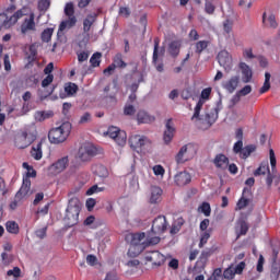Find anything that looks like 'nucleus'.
<instances>
[{
	"label": "nucleus",
	"mask_w": 280,
	"mask_h": 280,
	"mask_svg": "<svg viewBox=\"0 0 280 280\" xmlns=\"http://www.w3.org/2000/svg\"><path fill=\"white\" fill-rule=\"evenodd\" d=\"M16 7L11 5L4 13H0V30L4 27V30H10L12 25H16L19 23V19H23V16H27V8H22L18 10L14 14L9 16L10 12H14Z\"/></svg>",
	"instance_id": "obj_1"
},
{
	"label": "nucleus",
	"mask_w": 280,
	"mask_h": 280,
	"mask_svg": "<svg viewBox=\"0 0 280 280\" xmlns=\"http://www.w3.org/2000/svg\"><path fill=\"white\" fill-rule=\"evenodd\" d=\"M71 135V122L67 121L61 124L59 127L52 128L48 132V139L50 143H55L56 145L60 143H65L69 136Z\"/></svg>",
	"instance_id": "obj_2"
},
{
	"label": "nucleus",
	"mask_w": 280,
	"mask_h": 280,
	"mask_svg": "<svg viewBox=\"0 0 280 280\" xmlns=\"http://www.w3.org/2000/svg\"><path fill=\"white\" fill-rule=\"evenodd\" d=\"M82 209V203L78 197L70 198L68 202V208L66 210V218L69 220L71 226H75L78 224V220H80V211Z\"/></svg>",
	"instance_id": "obj_3"
},
{
	"label": "nucleus",
	"mask_w": 280,
	"mask_h": 280,
	"mask_svg": "<svg viewBox=\"0 0 280 280\" xmlns=\"http://www.w3.org/2000/svg\"><path fill=\"white\" fill-rule=\"evenodd\" d=\"M65 14L68 16L67 20L62 21L59 25V32H65L68 27H75V23H78V18H75V9L73 8V3L69 2L65 7Z\"/></svg>",
	"instance_id": "obj_4"
},
{
	"label": "nucleus",
	"mask_w": 280,
	"mask_h": 280,
	"mask_svg": "<svg viewBox=\"0 0 280 280\" xmlns=\"http://www.w3.org/2000/svg\"><path fill=\"white\" fill-rule=\"evenodd\" d=\"M93 156H97V148L91 142H85L81 144L77 153V159L80 161L86 162L91 161Z\"/></svg>",
	"instance_id": "obj_5"
},
{
	"label": "nucleus",
	"mask_w": 280,
	"mask_h": 280,
	"mask_svg": "<svg viewBox=\"0 0 280 280\" xmlns=\"http://www.w3.org/2000/svg\"><path fill=\"white\" fill-rule=\"evenodd\" d=\"M20 32L22 36H27V34H34L36 32V14L34 12H31L28 18L23 20Z\"/></svg>",
	"instance_id": "obj_6"
},
{
	"label": "nucleus",
	"mask_w": 280,
	"mask_h": 280,
	"mask_svg": "<svg viewBox=\"0 0 280 280\" xmlns=\"http://www.w3.org/2000/svg\"><path fill=\"white\" fill-rule=\"evenodd\" d=\"M167 226H170L167 224V218L165 215H159L152 222L151 232L153 235H163L167 231Z\"/></svg>",
	"instance_id": "obj_7"
},
{
	"label": "nucleus",
	"mask_w": 280,
	"mask_h": 280,
	"mask_svg": "<svg viewBox=\"0 0 280 280\" xmlns=\"http://www.w3.org/2000/svg\"><path fill=\"white\" fill-rule=\"evenodd\" d=\"M217 58L220 67H223L226 73L231 72L233 69V57H231V54L226 50H221Z\"/></svg>",
	"instance_id": "obj_8"
},
{
	"label": "nucleus",
	"mask_w": 280,
	"mask_h": 280,
	"mask_svg": "<svg viewBox=\"0 0 280 280\" xmlns=\"http://www.w3.org/2000/svg\"><path fill=\"white\" fill-rule=\"evenodd\" d=\"M129 145L133 150H139V148H145V145H152V141L145 136L135 135L129 138Z\"/></svg>",
	"instance_id": "obj_9"
},
{
	"label": "nucleus",
	"mask_w": 280,
	"mask_h": 280,
	"mask_svg": "<svg viewBox=\"0 0 280 280\" xmlns=\"http://www.w3.org/2000/svg\"><path fill=\"white\" fill-rule=\"evenodd\" d=\"M33 142H34V137L30 136L27 131H23L15 136V147H18L19 150H25V148H28V145H32Z\"/></svg>",
	"instance_id": "obj_10"
},
{
	"label": "nucleus",
	"mask_w": 280,
	"mask_h": 280,
	"mask_svg": "<svg viewBox=\"0 0 280 280\" xmlns=\"http://www.w3.org/2000/svg\"><path fill=\"white\" fill-rule=\"evenodd\" d=\"M144 259L145 261H151L153 266H163L165 264V256L159 250L147 252Z\"/></svg>",
	"instance_id": "obj_11"
},
{
	"label": "nucleus",
	"mask_w": 280,
	"mask_h": 280,
	"mask_svg": "<svg viewBox=\"0 0 280 280\" xmlns=\"http://www.w3.org/2000/svg\"><path fill=\"white\" fill-rule=\"evenodd\" d=\"M66 167H69V156L68 155L60 158L58 161L52 163L49 166V172H51V174H60V173L65 172Z\"/></svg>",
	"instance_id": "obj_12"
},
{
	"label": "nucleus",
	"mask_w": 280,
	"mask_h": 280,
	"mask_svg": "<svg viewBox=\"0 0 280 280\" xmlns=\"http://www.w3.org/2000/svg\"><path fill=\"white\" fill-rule=\"evenodd\" d=\"M212 163L214 167L221 172H226V170H229V156H226L224 153H218L212 160Z\"/></svg>",
	"instance_id": "obj_13"
},
{
	"label": "nucleus",
	"mask_w": 280,
	"mask_h": 280,
	"mask_svg": "<svg viewBox=\"0 0 280 280\" xmlns=\"http://www.w3.org/2000/svg\"><path fill=\"white\" fill-rule=\"evenodd\" d=\"M250 198H253V191L250 190V188L245 187L243 189L241 199L236 203V209H238V211H242V209H246V207L250 205Z\"/></svg>",
	"instance_id": "obj_14"
},
{
	"label": "nucleus",
	"mask_w": 280,
	"mask_h": 280,
	"mask_svg": "<svg viewBox=\"0 0 280 280\" xmlns=\"http://www.w3.org/2000/svg\"><path fill=\"white\" fill-rule=\"evenodd\" d=\"M32 194V182L30 179H23V184L19 191L15 194L16 200H23V198H27Z\"/></svg>",
	"instance_id": "obj_15"
},
{
	"label": "nucleus",
	"mask_w": 280,
	"mask_h": 280,
	"mask_svg": "<svg viewBox=\"0 0 280 280\" xmlns=\"http://www.w3.org/2000/svg\"><path fill=\"white\" fill-rule=\"evenodd\" d=\"M238 69L242 73V82L244 84H248V82H252L253 80V69H250V66H248L246 62H240Z\"/></svg>",
	"instance_id": "obj_16"
},
{
	"label": "nucleus",
	"mask_w": 280,
	"mask_h": 280,
	"mask_svg": "<svg viewBox=\"0 0 280 280\" xmlns=\"http://www.w3.org/2000/svg\"><path fill=\"white\" fill-rule=\"evenodd\" d=\"M165 131H164V143H172V139H174V133L176 132V128H174V121L172 120V118L166 120L165 124Z\"/></svg>",
	"instance_id": "obj_17"
},
{
	"label": "nucleus",
	"mask_w": 280,
	"mask_h": 280,
	"mask_svg": "<svg viewBox=\"0 0 280 280\" xmlns=\"http://www.w3.org/2000/svg\"><path fill=\"white\" fill-rule=\"evenodd\" d=\"M174 183L177 187H185V185H189L191 183V175L187 172H179L174 177Z\"/></svg>",
	"instance_id": "obj_18"
},
{
	"label": "nucleus",
	"mask_w": 280,
	"mask_h": 280,
	"mask_svg": "<svg viewBox=\"0 0 280 280\" xmlns=\"http://www.w3.org/2000/svg\"><path fill=\"white\" fill-rule=\"evenodd\" d=\"M163 196V189L159 186L151 187V196L149 199L150 205H159L161 202Z\"/></svg>",
	"instance_id": "obj_19"
},
{
	"label": "nucleus",
	"mask_w": 280,
	"mask_h": 280,
	"mask_svg": "<svg viewBox=\"0 0 280 280\" xmlns=\"http://www.w3.org/2000/svg\"><path fill=\"white\" fill-rule=\"evenodd\" d=\"M237 86H240V77L238 75H233L226 82L223 83V89L228 91V93H235Z\"/></svg>",
	"instance_id": "obj_20"
},
{
	"label": "nucleus",
	"mask_w": 280,
	"mask_h": 280,
	"mask_svg": "<svg viewBox=\"0 0 280 280\" xmlns=\"http://www.w3.org/2000/svg\"><path fill=\"white\" fill-rule=\"evenodd\" d=\"M137 121L138 124H154L156 121V117L150 115L148 112L140 109L137 113Z\"/></svg>",
	"instance_id": "obj_21"
},
{
	"label": "nucleus",
	"mask_w": 280,
	"mask_h": 280,
	"mask_svg": "<svg viewBox=\"0 0 280 280\" xmlns=\"http://www.w3.org/2000/svg\"><path fill=\"white\" fill-rule=\"evenodd\" d=\"M183 42L180 39L173 40L168 44V54L172 58H178Z\"/></svg>",
	"instance_id": "obj_22"
},
{
	"label": "nucleus",
	"mask_w": 280,
	"mask_h": 280,
	"mask_svg": "<svg viewBox=\"0 0 280 280\" xmlns=\"http://www.w3.org/2000/svg\"><path fill=\"white\" fill-rule=\"evenodd\" d=\"M183 147L185 149L186 161H191V159L198 154V144L190 142Z\"/></svg>",
	"instance_id": "obj_23"
},
{
	"label": "nucleus",
	"mask_w": 280,
	"mask_h": 280,
	"mask_svg": "<svg viewBox=\"0 0 280 280\" xmlns=\"http://www.w3.org/2000/svg\"><path fill=\"white\" fill-rule=\"evenodd\" d=\"M31 156L35 161H40L43 159V142H39L37 144H34L31 149Z\"/></svg>",
	"instance_id": "obj_24"
},
{
	"label": "nucleus",
	"mask_w": 280,
	"mask_h": 280,
	"mask_svg": "<svg viewBox=\"0 0 280 280\" xmlns=\"http://www.w3.org/2000/svg\"><path fill=\"white\" fill-rule=\"evenodd\" d=\"M262 23L266 27H271L272 30H277L279 27V24L277 23V18L275 14H270L266 19V13L262 14Z\"/></svg>",
	"instance_id": "obj_25"
},
{
	"label": "nucleus",
	"mask_w": 280,
	"mask_h": 280,
	"mask_svg": "<svg viewBox=\"0 0 280 280\" xmlns=\"http://www.w3.org/2000/svg\"><path fill=\"white\" fill-rule=\"evenodd\" d=\"M96 18L93 14H89L84 20H83V32L84 34H89L91 32V27H93V23H95Z\"/></svg>",
	"instance_id": "obj_26"
},
{
	"label": "nucleus",
	"mask_w": 280,
	"mask_h": 280,
	"mask_svg": "<svg viewBox=\"0 0 280 280\" xmlns=\"http://www.w3.org/2000/svg\"><path fill=\"white\" fill-rule=\"evenodd\" d=\"M266 174H270V166L268 165V162H262L254 172V176H266Z\"/></svg>",
	"instance_id": "obj_27"
},
{
	"label": "nucleus",
	"mask_w": 280,
	"mask_h": 280,
	"mask_svg": "<svg viewBox=\"0 0 280 280\" xmlns=\"http://www.w3.org/2000/svg\"><path fill=\"white\" fill-rule=\"evenodd\" d=\"M90 65L92 69H96V67H100V65H102V52H94L90 58Z\"/></svg>",
	"instance_id": "obj_28"
},
{
	"label": "nucleus",
	"mask_w": 280,
	"mask_h": 280,
	"mask_svg": "<svg viewBox=\"0 0 280 280\" xmlns=\"http://www.w3.org/2000/svg\"><path fill=\"white\" fill-rule=\"evenodd\" d=\"M206 121L209 126H213V122L218 121V108H213L206 114Z\"/></svg>",
	"instance_id": "obj_29"
},
{
	"label": "nucleus",
	"mask_w": 280,
	"mask_h": 280,
	"mask_svg": "<svg viewBox=\"0 0 280 280\" xmlns=\"http://www.w3.org/2000/svg\"><path fill=\"white\" fill-rule=\"evenodd\" d=\"M50 117H54V112L49 110V112H36L35 113V120L36 121H45V119H50Z\"/></svg>",
	"instance_id": "obj_30"
},
{
	"label": "nucleus",
	"mask_w": 280,
	"mask_h": 280,
	"mask_svg": "<svg viewBox=\"0 0 280 280\" xmlns=\"http://www.w3.org/2000/svg\"><path fill=\"white\" fill-rule=\"evenodd\" d=\"M270 78H272L270 72H266L264 85L259 90L260 95H264V93H268V91H270Z\"/></svg>",
	"instance_id": "obj_31"
},
{
	"label": "nucleus",
	"mask_w": 280,
	"mask_h": 280,
	"mask_svg": "<svg viewBox=\"0 0 280 280\" xmlns=\"http://www.w3.org/2000/svg\"><path fill=\"white\" fill-rule=\"evenodd\" d=\"M113 65L115 66L116 69H126V67H128V63H126V61H124L121 54H117L114 57Z\"/></svg>",
	"instance_id": "obj_32"
},
{
	"label": "nucleus",
	"mask_w": 280,
	"mask_h": 280,
	"mask_svg": "<svg viewBox=\"0 0 280 280\" xmlns=\"http://www.w3.org/2000/svg\"><path fill=\"white\" fill-rule=\"evenodd\" d=\"M210 42L209 40H199L195 44V52L198 54V56H200V54H202V51H205V49H207V47H209Z\"/></svg>",
	"instance_id": "obj_33"
},
{
	"label": "nucleus",
	"mask_w": 280,
	"mask_h": 280,
	"mask_svg": "<svg viewBox=\"0 0 280 280\" xmlns=\"http://www.w3.org/2000/svg\"><path fill=\"white\" fill-rule=\"evenodd\" d=\"M255 150H257V147L255 144H248V145L244 147L240 153L241 159H248V156H250V153L255 152Z\"/></svg>",
	"instance_id": "obj_34"
},
{
	"label": "nucleus",
	"mask_w": 280,
	"mask_h": 280,
	"mask_svg": "<svg viewBox=\"0 0 280 280\" xmlns=\"http://www.w3.org/2000/svg\"><path fill=\"white\" fill-rule=\"evenodd\" d=\"M65 92L69 97H71V95H75L78 93V84L71 82L66 83Z\"/></svg>",
	"instance_id": "obj_35"
},
{
	"label": "nucleus",
	"mask_w": 280,
	"mask_h": 280,
	"mask_svg": "<svg viewBox=\"0 0 280 280\" xmlns=\"http://www.w3.org/2000/svg\"><path fill=\"white\" fill-rule=\"evenodd\" d=\"M122 113L126 117H132V115L137 113V108H135V105L130 103H126L124 106Z\"/></svg>",
	"instance_id": "obj_36"
},
{
	"label": "nucleus",
	"mask_w": 280,
	"mask_h": 280,
	"mask_svg": "<svg viewBox=\"0 0 280 280\" xmlns=\"http://www.w3.org/2000/svg\"><path fill=\"white\" fill-rule=\"evenodd\" d=\"M279 276H280V262H275L271 266L270 279L271 280H279Z\"/></svg>",
	"instance_id": "obj_37"
},
{
	"label": "nucleus",
	"mask_w": 280,
	"mask_h": 280,
	"mask_svg": "<svg viewBox=\"0 0 280 280\" xmlns=\"http://www.w3.org/2000/svg\"><path fill=\"white\" fill-rule=\"evenodd\" d=\"M215 0H206L205 2V12L206 14H214L215 13Z\"/></svg>",
	"instance_id": "obj_38"
},
{
	"label": "nucleus",
	"mask_w": 280,
	"mask_h": 280,
	"mask_svg": "<svg viewBox=\"0 0 280 280\" xmlns=\"http://www.w3.org/2000/svg\"><path fill=\"white\" fill-rule=\"evenodd\" d=\"M175 161H176V163H178V165H180L183 163H187V155L185 153L184 147H182L180 150L178 151V153L176 154Z\"/></svg>",
	"instance_id": "obj_39"
},
{
	"label": "nucleus",
	"mask_w": 280,
	"mask_h": 280,
	"mask_svg": "<svg viewBox=\"0 0 280 280\" xmlns=\"http://www.w3.org/2000/svg\"><path fill=\"white\" fill-rule=\"evenodd\" d=\"M7 231L8 233H12L13 235L19 234V223L14 221H8Z\"/></svg>",
	"instance_id": "obj_40"
},
{
	"label": "nucleus",
	"mask_w": 280,
	"mask_h": 280,
	"mask_svg": "<svg viewBox=\"0 0 280 280\" xmlns=\"http://www.w3.org/2000/svg\"><path fill=\"white\" fill-rule=\"evenodd\" d=\"M51 36H54V28H45L42 33L43 43H49V40H51Z\"/></svg>",
	"instance_id": "obj_41"
},
{
	"label": "nucleus",
	"mask_w": 280,
	"mask_h": 280,
	"mask_svg": "<svg viewBox=\"0 0 280 280\" xmlns=\"http://www.w3.org/2000/svg\"><path fill=\"white\" fill-rule=\"evenodd\" d=\"M127 139L128 137L126 135V131L121 130L120 133H118V136L114 138V141H116L118 145H126Z\"/></svg>",
	"instance_id": "obj_42"
},
{
	"label": "nucleus",
	"mask_w": 280,
	"mask_h": 280,
	"mask_svg": "<svg viewBox=\"0 0 280 280\" xmlns=\"http://www.w3.org/2000/svg\"><path fill=\"white\" fill-rule=\"evenodd\" d=\"M199 209L201 213L206 215V218H209V215H211V205H209V202H202Z\"/></svg>",
	"instance_id": "obj_43"
},
{
	"label": "nucleus",
	"mask_w": 280,
	"mask_h": 280,
	"mask_svg": "<svg viewBox=\"0 0 280 280\" xmlns=\"http://www.w3.org/2000/svg\"><path fill=\"white\" fill-rule=\"evenodd\" d=\"M49 5H51L49 0H39L37 8L39 12H47V10H49Z\"/></svg>",
	"instance_id": "obj_44"
},
{
	"label": "nucleus",
	"mask_w": 280,
	"mask_h": 280,
	"mask_svg": "<svg viewBox=\"0 0 280 280\" xmlns=\"http://www.w3.org/2000/svg\"><path fill=\"white\" fill-rule=\"evenodd\" d=\"M269 160L271 165V172H275L277 170V156L275 155V150H269Z\"/></svg>",
	"instance_id": "obj_45"
},
{
	"label": "nucleus",
	"mask_w": 280,
	"mask_h": 280,
	"mask_svg": "<svg viewBox=\"0 0 280 280\" xmlns=\"http://www.w3.org/2000/svg\"><path fill=\"white\" fill-rule=\"evenodd\" d=\"M235 269L233 267H229L223 271L224 279L232 280L235 279Z\"/></svg>",
	"instance_id": "obj_46"
},
{
	"label": "nucleus",
	"mask_w": 280,
	"mask_h": 280,
	"mask_svg": "<svg viewBox=\"0 0 280 280\" xmlns=\"http://www.w3.org/2000/svg\"><path fill=\"white\" fill-rule=\"evenodd\" d=\"M253 92V86L250 85H245L243 89H241L237 92V96L238 97H246V95H250V93Z\"/></svg>",
	"instance_id": "obj_47"
},
{
	"label": "nucleus",
	"mask_w": 280,
	"mask_h": 280,
	"mask_svg": "<svg viewBox=\"0 0 280 280\" xmlns=\"http://www.w3.org/2000/svg\"><path fill=\"white\" fill-rule=\"evenodd\" d=\"M120 129L117 127H109L107 130V135L110 139H117L118 133H120Z\"/></svg>",
	"instance_id": "obj_48"
},
{
	"label": "nucleus",
	"mask_w": 280,
	"mask_h": 280,
	"mask_svg": "<svg viewBox=\"0 0 280 280\" xmlns=\"http://www.w3.org/2000/svg\"><path fill=\"white\" fill-rule=\"evenodd\" d=\"M104 187H98L97 185H93L86 190V196H93V194H100L101 191H104Z\"/></svg>",
	"instance_id": "obj_49"
},
{
	"label": "nucleus",
	"mask_w": 280,
	"mask_h": 280,
	"mask_svg": "<svg viewBox=\"0 0 280 280\" xmlns=\"http://www.w3.org/2000/svg\"><path fill=\"white\" fill-rule=\"evenodd\" d=\"M203 104L205 103L202 101H198V103L196 104L195 113H194L191 119H198L200 117V110H202Z\"/></svg>",
	"instance_id": "obj_50"
},
{
	"label": "nucleus",
	"mask_w": 280,
	"mask_h": 280,
	"mask_svg": "<svg viewBox=\"0 0 280 280\" xmlns=\"http://www.w3.org/2000/svg\"><path fill=\"white\" fill-rule=\"evenodd\" d=\"M7 276L14 277L15 279H19V277H21V268L14 267L13 269L8 270Z\"/></svg>",
	"instance_id": "obj_51"
},
{
	"label": "nucleus",
	"mask_w": 280,
	"mask_h": 280,
	"mask_svg": "<svg viewBox=\"0 0 280 280\" xmlns=\"http://www.w3.org/2000/svg\"><path fill=\"white\" fill-rule=\"evenodd\" d=\"M209 237H211V234L209 232H203L200 237L199 242V248H202L207 242H209Z\"/></svg>",
	"instance_id": "obj_52"
},
{
	"label": "nucleus",
	"mask_w": 280,
	"mask_h": 280,
	"mask_svg": "<svg viewBox=\"0 0 280 280\" xmlns=\"http://www.w3.org/2000/svg\"><path fill=\"white\" fill-rule=\"evenodd\" d=\"M243 149H244V141L237 140V142L234 143L233 152H234V154H241Z\"/></svg>",
	"instance_id": "obj_53"
},
{
	"label": "nucleus",
	"mask_w": 280,
	"mask_h": 280,
	"mask_svg": "<svg viewBox=\"0 0 280 280\" xmlns=\"http://www.w3.org/2000/svg\"><path fill=\"white\" fill-rule=\"evenodd\" d=\"M243 58L246 60H253L255 58V55L253 54V48H245L243 50Z\"/></svg>",
	"instance_id": "obj_54"
},
{
	"label": "nucleus",
	"mask_w": 280,
	"mask_h": 280,
	"mask_svg": "<svg viewBox=\"0 0 280 280\" xmlns=\"http://www.w3.org/2000/svg\"><path fill=\"white\" fill-rule=\"evenodd\" d=\"M129 237H131L132 244H137V242H135V240H137L138 242L145 240V233L131 234Z\"/></svg>",
	"instance_id": "obj_55"
},
{
	"label": "nucleus",
	"mask_w": 280,
	"mask_h": 280,
	"mask_svg": "<svg viewBox=\"0 0 280 280\" xmlns=\"http://www.w3.org/2000/svg\"><path fill=\"white\" fill-rule=\"evenodd\" d=\"M54 82V74H47V77L42 81L43 89H46V86H49Z\"/></svg>",
	"instance_id": "obj_56"
},
{
	"label": "nucleus",
	"mask_w": 280,
	"mask_h": 280,
	"mask_svg": "<svg viewBox=\"0 0 280 280\" xmlns=\"http://www.w3.org/2000/svg\"><path fill=\"white\" fill-rule=\"evenodd\" d=\"M246 268V262L245 261H241L238 265H236V267L234 268V272L236 275H242L244 272V269Z\"/></svg>",
	"instance_id": "obj_57"
},
{
	"label": "nucleus",
	"mask_w": 280,
	"mask_h": 280,
	"mask_svg": "<svg viewBox=\"0 0 280 280\" xmlns=\"http://www.w3.org/2000/svg\"><path fill=\"white\" fill-rule=\"evenodd\" d=\"M88 60H89V52H86V51L78 52V61L80 63L88 62Z\"/></svg>",
	"instance_id": "obj_58"
},
{
	"label": "nucleus",
	"mask_w": 280,
	"mask_h": 280,
	"mask_svg": "<svg viewBox=\"0 0 280 280\" xmlns=\"http://www.w3.org/2000/svg\"><path fill=\"white\" fill-rule=\"evenodd\" d=\"M265 259H264V255H260L259 258H258V262H257V266H256V270L257 272H264V264H265Z\"/></svg>",
	"instance_id": "obj_59"
},
{
	"label": "nucleus",
	"mask_w": 280,
	"mask_h": 280,
	"mask_svg": "<svg viewBox=\"0 0 280 280\" xmlns=\"http://www.w3.org/2000/svg\"><path fill=\"white\" fill-rule=\"evenodd\" d=\"M153 173L155 176H163L165 174V168H163L161 165H155L153 166Z\"/></svg>",
	"instance_id": "obj_60"
},
{
	"label": "nucleus",
	"mask_w": 280,
	"mask_h": 280,
	"mask_svg": "<svg viewBox=\"0 0 280 280\" xmlns=\"http://www.w3.org/2000/svg\"><path fill=\"white\" fill-rule=\"evenodd\" d=\"M3 62H4V70L12 71V65L10 63V55H4Z\"/></svg>",
	"instance_id": "obj_61"
},
{
	"label": "nucleus",
	"mask_w": 280,
	"mask_h": 280,
	"mask_svg": "<svg viewBox=\"0 0 280 280\" xmlns=\"http://www.w3.org/2000/svg\"><path fill=\"white\" fill-rule=\"evenodd\" d=\"M89 121H91V113L86 112L81 116L79 124H89Z\"/></svg>",
	"instance_id": "obj_62"
},
{
	"label": "nucleus",
	"mask_w": 280,
	"mask_h": 280,
	"mask_svg": "<svg viewBox=\"0 0 280 280\" xmlns=\"http://www.w3.org/2000/svg\"><path fill=\"white\" fill-rule=\"evenodd\" d=\"M247 233H248V223H246V221H242L240 235H246Z\"/></svg>",
	"instance_id": "obj_63"
},
{
	"label": "nucleus",
	"mask_w": 280,
	"mask_h": 280,
	"mask_svg": "<svg viewBox=\"0 0 280 280\" xmlns=\"http://www.w3.org/2000/svg\"><path fill=\"white\" fill-rule=\"evenodd\" d=\"M104 280H119V277L117 276V272L110 271L106 275Z\"/></svg>",
	"instance_id": "obj_64"
}]
</instances>
